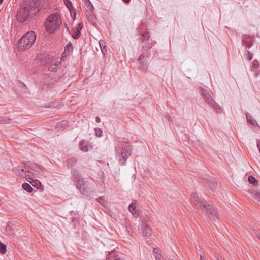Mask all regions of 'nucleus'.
Returning a JSON list of instances; mask_svg holds the SVG:
<instances>
[{
	"mask_svg": "<svg viewBox=\"0 0 260 260\" xmlns=\"http://www.w3.org/2000/svg\"><path fill=\"white\" fill-rule=\"evenodd\" d=\"M191 198L194 201V204L198 208L205 210L208 215L209 218L212 220L218 218L219 213L217 208L210 201H207L199 197L196 193L191 194Z\"/></svg>",
	"mask_w": 260,
	"mask_h": 260,
	"instance_id": "f257e3e1",
	"label": "nucleus"
},
{
	"mask_svg": "<svg viewBox=\"0 0 260 260\" xmlns=\"http://www.w3.org/2000/svg\"><path fill=\"white\" fill-rule=\"evenodd\" d=\"M116 158L121 165H125L127 159L132 154L131 145L125 142H118L115 147Z\"/></svg>",
	"mask_w": 260,
	"mask_h": 260,
	"instance_id": "f03ea898",
	"label": "nucleus"
},
{
	"mask_svg": "<svg viewBox=\"0 0 260 260\" xmlns=\"http://www.w3.org/2000/svg\"><path fill=\"white\" fill-rule=\"evenodd\" d=\"M62 24L60 15L54 12L50 15L44 23L46 31L49 34H53L58 30Z\"/></svg>",
	"mask_w": 260,
	"mask_h": 260,
	"instance_id": "7ed1b4c3",
	"label": "nucleus"
},
{
	"mask_svg": "<svg viewBox=\"0 0 260 260\" xmlns=\"http://www.w3.org/2000/svg\"><path fill=\"white\" fill-rule=\"evenodd\" d=\"M39 11V9L38 7H35L33 9L32 6L28 5L27 4H23L20 9L17 12V19L19 22H24L27 20L30 13L32 15H36Z\"/></svg>",
	"mask_w": 260,
	"mask_h": 260,
	"instance_id": "20e7f679",
	"label": "nucleus"
},
{
	"mask_svg": "<svg viewBox=\"0 0 260 260\" xmlns=\"http://www.w3.org/2000/svg\"><path fill=\"white\" fill-rule=\"evenodd\" d=\"M36 39V35L34 31H29L24 34L18 43V49L23 50L29 49Z\"/></svg>",
	"mask_w": 260,
	"mask_h": 260,
	"instance_id": "39448f33",
	"label": "nucleus"
},
{
	"mask_svg": "<svg viewBox=\"0 0 260 260\" xmlns=\"http://www.w3.org/2000/svg\"><path fill=\"white\" fill-rule=\"evenodd\" d=\"M201 94L206 104L212 107L216 112H222V107L212 98L207 90L201 88Z\"/></svg>",
	"mask_w": 260,
	"mask_h": 260,
	"instance_id": "423d86ee",
	"label": "nucleus"
},
{
	"mask_svg": "<svg viewBox=\"0 0 260 260\" xmlns=\"http://www.w3.org/2000/svg\"><path fill=\"white\" fill-rule=\"evenodd\" d=\"M13 171L15 174L21 178H25L27 181L31 183L30 180H33L32 176L30 175V171L27 170L26 165L18 166L13 169Z\"/></svg>",
	"mask_w": 260,
	"mask_h": 260,
	"instance_id": "0eeeda50",
	"label": "nucleus"
},
{
	"mask_svg": "<svg viewBox=\"0 0 260 260\" xmlns=\"http://www.w3.org/2000/svg\"><path fill=\"white\" fill-rule=\"evenodd\" d=\"M74 183L77 189H78L82 194L87 193L89 186V182L88 181L85 180L82 177L74 182Z\"/></svg>",
	"mask_w": 260,
	"mask_h": 260,
	"instance_id": "6e6552de",
	"label": "nucleus"
},
{
	"mask_svg": "<svg viewBox=\"0 0 260 260\" xmlns=\"http://www.w3.org/2000/svg\"><path fill=\"white\" fill-rule=\"evenodd\" d=\"M149 55L150 53L149 52L143 51L139 57L138 61L142 68L145 69L147 68V62Z\"/></svg>",
	"mask_w": 260,
	"mask_h": 260,
	"instance_id": "1a4fd4ad",
	"label": "nucleus"
},
{
	"mask_svg": "<svg viewBox=\"0 0 260 260\" xmlns=\"http://www.w3.org/2000/svg\"><path fill=\"white\" fill-rule=\"evenodd\" d=\"M139 229L143 236L149 237L150 235V228L146 223L144 222H142Z\"/></svg>",
	"mask_w": 260,
	"mask_h": 260,
	"instance_id": "9d476101",
	"label": "nucleus"
},
{
	"mask_svg": "<svg viewBox=\"0 0 260 260\" xmlns=\"http://www.w3.org/2000/svg\"><path fill=\"white\" fill-rule=\"evenodd\" d=\"M27 170L30 171V175H42V170L40 167L36 164H31L30 166H28Z\"/></svg>",
	"mask_w": 260,
	"mask_h": 260,
	"instance_id": "9b49d317",
	"label": "nucleus"
},
{
	"mask_svg": "<svg viewBox=\"0 0 260 260\" xmlns=\"http://www.w3.org/2000/svg\"><path fill=\"white\" fill-rule=\"evenodd\" d=\"M242 41L243 45L248 48L251 47L253 45L252 37L249 35H243Z\"/></svg>",
	"mask_w": 260,
	"mask_h": 260,
	"instance_id": "f8f14e48",
	"label": "nucleus"
},
{
	"mask_svg": "<svg viewBox=\"0 0 260 260\" xmlns=\"http://www.w3.org/2000/svg\"><path fill=\"white\" fill-rule=\"evenodd\" d=\"M246 117L247 122L250 123L251 125L254 126H256L258 125V123L252 117V116L248 112L245 113Z\"/></svg>",
	"mask_w": 260,
	"mask_h": 260,
	"instance_id": "ddd939ff",
	"label": "nucleus"
},
{
	"mask_svg": "<svg viewBox=\"0 0 260 260\" xmlns=\"http://www.w3.org/2000/svg\"><path fill=\"white\" fill-rule=\"evenodd\" d=\"M250 198L252 200L260 204V192H253L250 193Z\"/></svg>",
	"mask_w": 260,
	"mask_h": 260,
	"instance_id": "4468645a",
	"label": "nucleus"
},
{
	"mask_svg": "<svg viewBox=\"0 0 260 260\" xmlns=\"http://www.w3.org/2000/svg\"><path fill=\"white\" fill-rule=\"evenodd\" d=\"M128 209L131 213L134 216H138L139 212L138 209H136V207L135 203H132L131 204H130L128 206Z\"/></svg>",
	"mask_w": 260,
	"mask_h": 260,
	"instance_id": "2eb2a0df",
	"label": "nucleus"
},
{
	"mask_svg": "<svg viewBox=\"0 0 260 260\" xmlns=\"http://www.w3.org/2000/svg\"><path fill=\"white\" fill-rule=\"evenodd\" d=\"M71 174L72 176V178L73 179L74 182H75L77 180L82 178L80 174L78 172V171L75 169H73L71 170Z\"/></svg>",
	"mask_w": 260,
	"mask_h": 260,
	"instance_id": "dca6fc26",
	"label": "nucleus"
},
{
	"mask_svg": "<svg viewBox=\"0 0 260 260\" xmlns=\"http://www.w3.org/2000/svg\"><path fill=\"white\" fill-rule=\"evenodd\" d=\"M5 231L7 234L10 236H13L15 233V229L12 224H8L5 228Z\"/></svg>",
	"mask_w": 260,
	"mask_h": 260,
	"instance_id": "f3484780",
	"label": "nucleus"
},
{
	"mask_svg": "<svg viewBox=\"0 0 260 260\" xmlns=\"http://www.w3.org/2000/svg\"><path fill=\"white\" fill-rule=\"evenodd\" d=\"M154 256L156 260H161V250L158 248H153Z\"/></svg>",
	"mask_w": 260,
	"mask_h": 260,
	"instance_id": "a211bd4d",
	"label": "nucleus"
},
{
	"mask_svg": "<svg viewBox=\"0 0 260 260\" xmlns=\"http://www.w3.org/2000/svg\"><path fill=\"white\" fill-rule=\"evenodd\" d=\"M77 163V160L75 158H71L68 159L66 161V166L68 168L70 169L74 166Z\"/></svg>",
	"mask_w": 260,
	"mask_h": 260,
	"instance_id": "6ab92c4d",
	"label": "nucleus"
},
{
	"mask_svg": "<svg viewBox=\"0 0 260 260\" xmlns=\"http://www.w3.org/2000/svg\"><path fill=\"white\" fill-rule=\"evenodd\" d=\"M87 142L83 140L80 142L79 145L80 149L84 152H87L88 150Z\"/></svg>",
	"mask_w": 260,
	"mask_h": 260,
	"instance_id": "aec40b11",
	"label": "nucleus"
},
{
	"mask_svg": "<svg viewBox=\"0 0 260 260\" xmlns=\"http://www.w3.org/2000/svg\"><path fill=\"white\" fill-rule=\"evenodd\" d=\"M72 49L73 47L72 44L71 43H69L65 47L64 51L63 53V55L65 56L67 55H69L70 54L71 51L72 50Z\"/></svg>",
	"mask_w": 260,
	"mask_h": 260,
	"instance_id": "412c9836",
	"label": "nucleus"
},
{
	"mask_svg": "<svg viewBox=\"0 0 260 260\" xmlns=\"http://www.w3.org/2000/svg\"><path fill=\"white\" fill-rule=\"evenodd\" d=\"M208 186L211 190H214L215 188L217 187V183L214 180L210 179L208 180Z\"/></svg>",
	"mask_w": 260,
	"mask_h": 260,
	"instance_id": "4be33fe9",
	"label": "nucleus"
},
{
	"mask_svg": "<svg viewBox=\"0 0 260 260\" xmlns=\"http://www.w3.org/2000/svg\"><path fill=\"white\" fill-rule=\"evenodd\" d=\"M22 188L24 190L27 191L29 193H31L33 191V188L27 183H24L22 184Z\"/></svg>",
	"mask_w": 260,
	"mask_h": 260,
	"instance_id": "5701e85b",
	"label": "nucleus"
},
{
	"mask_svg": "<svg viewBox=\"0 0 260 260\" xmlns=\"http://www.w3.org/2000/svg\"><path fill=\"white\" fill-rule=\"evenodd\" d=\"M150 36L148 31H142L141 34V39L143 41H149Z\"/></svg>",
	"mask_w": 260,
	"mask_h": 260,
	"instance_id": "b1692460",
	"label": "nucleus"
},
{
	"mask_svg": "<svg viewBox=\"0 0 260 260\" xmlns=\"http://www.w3.org/2000/svg\"><path fill=\"white\" fill-rule=\"evenodd\" d=\"M64 3L69 10L71 11L73 9L71 1L70 0H64Z\"/></svg>",
	"mask_w": 260,
	"mask_h": 260,
	"instance_id": "393cba45",
	"label": "nucleus"
},
{
	"mask_svg": "<svg viewBox=\"0 0 260 260\" xmlns=\"http://www.w3.org/2000/svg\"><path fill=\"white\" fill-rule=\"evenodd\" d=\"M248 181L250 183V184H252L254 185H256L257 183V181L256 180V179H255V178L252 176H249L248 177Z\"/></svg>",
	"mask_w": 260,
	"mask_h": 260,
	"instance_id": "a878e982",
	"label": "nucleus"
},
{
	"mask_svg": "<svg viewBox=\"0 0 260 260\" xmlns=\"http://www.w3.org/2000/svg\"><path fill=\"white\" fill-rule=\"evenodd\" d=\"M80 35H81L80 31H79V30H75V29L74 30V32L72 34V37L75 39H78L80 37Z\"/></svg>",
	"mask_w": 260,
	"mask_h": 260,
	"instance_id": "bb28decb",
	"label": "nucleus"
},
{
	"mask_svg": "<svg viewBox=\"0 0 260 260\" xmlns=\"http://www.w3.org/2000/svg\"><path fill=\"white\" fill-rule=\"evenodd\" d=\"M86 5L87 6V8L89 10L91 11H93L94 9L93 6L91 4V2L89 0H88L87 2H86Z\"/></svg>",
	"mask_w": 260,
	"mask_h": 260,
	"instance_id": "cd10ccee",
	"label": "nucleus"
},
{
	"mask_svg": "<svg viewBox=\"0 0 260 260\" xmlns=\"http://www.w3.org/2000/svg\"><path fill=\"white\" fill-rule=\"evenodd\" d=\"M147 42H148L147 44L143 47L144 48H145V50H144V51L145 52H147H147H148V49H150L152 47V44L151 42H149V41Z\"/></svg>",
	"mask_w": 260,
	"mask_h": 260,
	"instance_id": "c85d7f7f",
	"label": "nucleus"
},
{
	"mask_svg": "<svg viewBox=\"0 0 260 260\" xmlns=\"http://www.w3.org/2000/svg\"><path fill=\"white\" fill-rule=\"evenodd\" d=\"M6 245H0V253L3 254L6 252Z\"/></svg>",
	"mask_w": 260,
	"mask_h": 260,
	"instance_id": "c756f323",
	"label": "nucleus"
},
{
	"mask_svg": "<svg viewBox=\"0 0 260 260\" xmlns=\"http://www.w3.org/2000/svg\"><path fill=\"white\" fill-rule=\"evenodd\" d=\"M99 44H100V47L101 48V50H102V51L103 53H104V49L106 47L105 43L104 41L101 40L99 41Z\"/></svg>",
	"mask_w": 260,
	"mask_h": 260,
	"instance_id": "7c9ffc66",
	"label": "nucleus"
},
{
	"mask_svg": "<svg viewBox=\"0 0 260 260\" xmlns=\"http://www.w3.org/2000/svg\"><path fill=\"white\" fill-rule=\"evenodd\" d=\"M97 201L100 204L104 205L105 203V201L103 197H100L96 199Z\"/></svg>",
	"mask_w": 260,
	"mask_h": 260,
	"instance_id": "2f4dec72",
	"label": "nucleus"
},
{
	"mask_svg": "<svg viewBox=\"0 0 260 260\" xmlns=\"http://www.w3.org/2000/svg\"><path fill=\"white\" fill-rule=\"evenodd\" d=\"M95 135L96 136L100 137L102 135L103 132L101 129L100 128H95Z\"/></svg>",
	"mask_w": 260,
	"mask_h": 260,
	"instance_id": "473e14b6",
	"label": "nucleus"
},
{
	"mask_svg": "<svg viewBox=\"0 0 260 260\" xmlns=\"http://www.w3.org/2000/svg\"><path fill=\"white\" fill-rule=\"evenodd\" d=\"M259 67V63L258 62L255 60L252 62V66L251 67L254 69H256Z\"/></svg>",
	"mask_w": 260,
	"mask_h": 260,
	"instance_id": "72a5a7b5",
	"label": "nucleus"
},
{
	"mask_svg": "<svg viewBox=\"0 0 260 260\" xmlns=\"http://www.w3.org/2000/svg\"><path fill=\"white\" fill-rule=\"evenodd\" d=\"M57 68V64L55 63L52 66H50L48 67V70L50 71H54Z\"/></svg>",
	"mask_w": 260,
	"mask_h": 260,
	"instance_id": "f704fd0d",
	"label": "nucleus"
},
{
	"mask_svg": "<svg viewBox=\"0 0 260 260\" xmlns=\"http://www.w3.org/2000/svg\"><path fill=\"white\" fill-rule=\"evenodd\" d=\"M82 28H83V24H82V23H80L77 25V26L76 27L75 29L80 31L82 29Z\"/></svg>",
	"mask_w": 260,
	"mask_h": 260,
	"instance_id": "c9c22d12",
	"label": "nucleus"
},
{
	"mask_svg": "<svg viewBox=\"0 0 260 260\" xmlns=\"http://www.w3.org/2000/svg\"><path fill=\"white\" fill-rule=\"evenodd\" d=\"M247 58L249 61H250L253 58V54L249 50H247Z\"/></svg>",
	"mask_w": 260,
	"mask_h": 260,
	"instance_id": "e433bc0d",
	"label": "nucleus"
},
{
	"mask_svg": "<svg viewBox=\"0 0 260 260\" xmlns=\"http://www.w3.org/2000/svg\"><path fill=\"white\" fill-rule=\"evenodd\" d=\"M43 61H45L44 64L46 65L47 63H48L50 61V57L48 55L45 56L44 57V60Z\"/></svg>",
	"mask_w": 260,
	"mask_h": 260,
	"instance_id": "4c0bfd02",
	"label": "nucleus"
},
{
	"mask_svg": "<svg viewBox=\"0 0 260 260\" xmlns=\"http://www.w3.org/2000/svg\"><path fill=\"white\" fill-rule=\"evenodd\" d=\"M8 120V119L3 118V117H0V123H7Z\"/></svg>",
	"mask_w": 260,
	"mask_h": 260,
	"instance_id": "58836bf2",
	"label": "nucleus"
},
{
	"mask_svg": "<svg viewBox=\"0 0 260 260\" xmlns=\"http://www.w3.org/2000/svg\"><path fill=\"white\" fill-rule=\"evenodd\" d=\"M95 121H96V122H98V123L100 122H101V119H100V118L99 117H98V116H96V117Z\"/></svg>",
	"mask_w": 260,
	"mask_h": 260,
	"instance_id": "ea45409f",
	"label": "nucleus"
},
{
	"mask_svg": "<svg viewBox=\"0 0 260 260\" xmlns=\"http://www.w3.org/2000/svg\"><path fill=\"white\" fill-rule=\"evenodd\" d=\"M257 236L260 240V232H257L256 233Z\"/></svg>",
	"mask_w": 260,
	"mask_h": 260,
	"instance_id": "a19ab883",
	"label": "nucleus"
},
{
	"mask_svg": "<svg viewBox=\"0 0 260 260\" xmlns=\"http://www.w3.org/2000/svg\"><path fill=\"white\" fill-rule=\"evenodd\" d=\"M125 3H128L131 0H122Z\"/></svg>",
	"mask_w": 260,
	"mask_h": 260,
	"instance_id": "79ce46f5",
	"label": "nucleus"
},
{
	"mask_svg": "<svg viewBox=\"0 0 260 260\" xmlns=\"http://www.w3.org/2000/svg\"><path fill=\"white\" fill-rule=\"evenodd\" d=\"M216 260H222V258L219 257V256H215Z\"/></svg>",
	"mask_w": 260,
	"mask_h": 260,
	"instance_id": "37998d69",
	"label": "nucleus"
},
{
	"mask_svg": "<svg viewBox=\"0 0 260 260\" xmlns=\"http://www.w3.org/2000/svg\"><path fill=\"white\" fill-rule=\"evenodd\" d=\"M114 260H123V259L119 257H115Z\"/></svg>",
	"mask_w": 260,
	"mask_h": 260,
	"instance_id": "c03bdc74",
	"label": "nucleus"
},
{
	"mask_svg": "<svg viewBox=\"0 0 260 260\" xmlns=\"http://www.w3.org/2000/svg\"><path fill=\"white\" fill-rule=\"evenodd\" d=\"M36 182H37V185L39 184V185H41V182H40L38 181V180H36Z\"/></svg>",
	"mask_w": 260,
	"mask_h": 260,
	"instance_id": "a18cd8bd",
	"label": "nucleus"
},
{
	"mask_svg": "<svg viewBox=\"0 0 260 260\" xmlns=\"http://www.w3.org/2000/svg\"><path fill=\"white\" fill-rule=\"evenodd\" d=\"M3 1L4 0H0V5L3 3Z\"/></svg>",
	"mask_w": 260,
	"mask_h": 260,
	"instance_id": "49530a36",
	"label": "nucleus"
},
{
	"mask_svg": "<svg viewBox=\"0 0 260 260\" xmlns=\"http://www.w3.org/2000/svg\"><path fill=\"white\" fill-rule=\"evenodd\" d=\"M203 256L201 255V260H203Z\"/></svg>",
	"mask_w": 260,
	"mask_h": 260,
	"instance_id": "de8ad7c7",
	"label": "nucleus"
},
{
	"mask_svg": "<svg viewBox=\"0 0 260 260\" xmlns=\"http://www.w3.org/2000/svg\"><path fill=\"white\" fill-rule=\"evenodd\" d=\"M0 244H3L2 242L0 241Z\"/></svg>",
	"mask_w": 260,
	"mask_h": 260,
	"instance_id": "09e8293b",
	"label": "nucleus"
}]
</instances>
